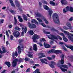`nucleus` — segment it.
Here are the masks:
<instances>
[{"mask_svg":"<svg viewBox=\"0 0 73 73\" xmlns=\"http://www.w3.org/2000/svg\"><path fill=\"white\" fill-rule=\"evenodd\" d=\"M5 64L7 65L8 67H10L11 66V63L10 62H5Z\"/></svg>","mask_w":73,"mask_h":73,"instance_id":"412c9836","label":"nucleus"},{"mask_svg":"<svg viewBox=\"0 0 73 73\" xmlns=\"http://www.w3.org/2000/svg\"><path fill=\"white\" fill-rule=\"evenodd\" d=\"M61 3H62V4H67V1H65L64 0H62L61 1Z\"/></svg>","mask_w":73,"mask_h":73,"instance_id":"aec40b11","label":"nucleus"},{"mask_svg":"<svg viewBox=\"0 0 73 73\" xmlns=\"http://www.w3.org/2000/svg\"><path fill=\"white\" fill-rule=\"evenodd\" d=\"M13 38H14V37L13 36V35H11L10 36V39L11 40H13Z\"/></svg>","mask_w":73,"mask_h":73,"instance_id":"c03bdc74","label":"nucleus"},{"mask_svg":"<svg viewBox=\"0 0 73 73\" xmlns=\"http://www.w3.org/2000/svg\"><path fill=\"white\" fill-rule=\"evenodd\" d=\"M17 61H18V59H15L13 61L12 63V65L13 67H15L16 66Z\"/></svg>","mask_w":73,"mask_h":73,"instance_id":"6e6552de","label":"nucleus"},{"mask_svg":"<svg viewBox=\"0 0 73 73\" xmlns=\"http://www.w3.org/2000/svg\"><path fill=\"white\" fill-rule=\"evenodd\" d=\"M42 3L44 4H47V2L43 0L42 1Z\"/></svg>","mask_w":73,"mask_h":73,"instance_id":"603ef678","label":"nucleus"},{"mask_svg":"<svg viewBox=\"0 0 73 73\" xmlns=\"http://www.w3.org/2000/svg\"><path fill=\"white\" fill-rule=\"evenodd\" d=\"M15 55L16 57H17V56H18V54H17V51H15Z\"/></svg>","mask_w":73,"mask_h":73,"instance_id":"bf43d9fd","label":"nucleus"},{"mask_svg":"<svg viewBox=\"0 0 73 73\" xmlns=\"http://www.w3.org/2000/svg\"><path fill=\"white\" fill-rule=\"evenodd\" d=\"M63 39L65 42H67V41H68V39H67L66 37H65V36L63 37Z\"/></svg>","mask_w":73,"mask_h":73,"instance_id":"72a5a7b5","label":"nucleus"},{"mask_svg":"<svg viewBox=\"0 0 73 73\" xmlns=\"http://www.w3.org/2000/svg\"><path fill=\"white\" fill-rule=\"evenodd\" d=\"M14 20L15 21V24H16L17 23V19L15 17H14Z\"/></svg>","mask_w":73,"mask_h":73,"instance_id":"ea45409f","label":"nucleus"},{"mask_svg":"<svg viewBox=\"0 0 73 73\" xmlns=\"http://www.w3.org/2000/svg\"><path fill=\"white\" fill-rule=\"evenodd\" d=\"M9 1H10V3L11 4L12 3H13V1H12V0H9Z\"/></svg>","mask_w":73,"mask_h":73,"instance_id":"69168bd1","label":"nucleus"},{"mask_svg":"<svg viewBox=\"0 0 73 73\" xmlns=\"http://www.w3.org/2000/svg\"><path fill=\"white\" fill-rule=\"evenodd\" d=\"M4 21V20L3 19H0V24H1V23H3V22Z\"/></svg>","mask_w":73,"mask_h":73,"instance_id":"79ce46f5","label":"nucleus"},{"mask_svg":"<svg viewBox=\"0 0 73 73\" xmlns=\"http://www.w3.org/2000/svg\"><path fill=\"white\" fill-rule=\"evenodd\" d=\"M33 49L35 51L37 50V45L36 44H34L33 45Z\"/></svg>","mask_w":73,"mask_h":73,"instance_id":"6ab92c4d","label":"nucleus"},{"mask_svg":"<svg viewBox=\"0 0 73 73\" xmlns=\"http://www.w3.org/2000/svg\"><path fill=\"white\" fill-rule=\"evenodd\" d=\"M61 67H63V68H64L68 69V66H67V65L65 64L62 65Z\"/></svg>","mask_w":73,"mask_h":73,"instance_id":"c756f323","label":"nucleus"},{"mask_svg":"<svg viewBox=\"0 0 73 73\" xmlns=\"http://www.w3.org/2000/svg\"><path fill=\"white\" fill-rule=\"evenodd\" d=\"M37 19L38 21H39V22H41V23H42V19H41L37 18Z\"/></svg>","mask_w":73,"mask_h":73,"instance_id":"e433bc0d","label":"nucleus"},{"mask_svg":"<svg viewBox=\"0 0 73 73\" xmlns=\"http://www.w3.org/2000/svg\"><path fill=\"white\" fill-rule=\"evenodd\" d=\"M49 66H50V67H51V68H54V66L53 64H49Z\"/></svg>","mask_w":73,"mask_h":73,"instance_id":"de8ad7c7","label":"nucleus"},{"mask_svg":"<svg viewBox=\"0 0 73 73\" xmlns=\"http://www.w3.org/2000/svg\"><path fill=\"white\" fill-rule=\"evenodd\" d=\"M6 34L7 37H9V34H8V31H7L6 32Z\"/></svg>","mask_w":73,"mask_h":73,"instance_id":"5fc2aeb1","label":"nucleus"},{"mask_svg":"<svg viewBox=\"0 0 73 73\" xmlns=\"http://www.w3.org/2000/svg\"><path fill=\"white\" fill-rule=\"evenodd\" d=\"M28 33L30 35H33L34 34V32L33 30H29L28 32Z\"/></svg>","mask_w":73,"mask_h":73,"instance_id":"ddd939ff","label":"nucleus"},{"mask_svg":"<svg viewBox=\"0 0 73 73\" xmlns=\"http://www.w3.org/2000/svg\"><path fill=\"white\" fill-rule=\"evenodd\" d=\"M55 52V50H54V49H52L51 50H50L48 52V53L50 54V53H54Z\"/></svg>","mask_w":73,"mask_h":73,"instance_id":"a211bd4d","label":"nucleus"},{"mask_svg":"<svg viewBox=\"0 0 73 73\" xmlns=\"http://www.w3.org/2000/svg\"><path fill=\"white\" fill-rule=\"evenodd\" d=\"M28 56L30 58H33V54H28Z\"/></svg>","mask_w":73,"mask_h":73,"instance_id":"c9c22d12","label":"nucleus"},{"mask_svg":"<svg viewBox=\"0 0 73 73\" xmlns=\"http://www.w3.org/2000/svg\"><path fill=\"white\" fill-rule=\"evenodd\" d=\"M12 56L13 57H14L15 56V52H13L12 54Z\"/></svg>","mask_w":73,"mask_h":73,"instance_id":"680f3d73","label":"nucleus"},{"mask_svg":"<svg viewBox=\"0 0 73 73\" xmlns=\"http://www.w3.org/2000/svg\"><path fill=\"white\" fill-rule=\"evenodd\" d=\"M39 38H40V36L36 34H34L33 36L32 39L34 42H37V40H36L39 39Z\"/></svg>","mask_w":73,"mask_h":73,"instance_id":"7ed1b4c3","label":"nucleus"},{"mask_svg":"<svg viewBox=\"0 0 73 73\" xmlns=\"http://www.w3.org/2000/svg\"><path fill=\"white\" fill-rule=\"evenodd\" d=\"M13 35L14 37L17 38L20 36V33L17 31H15L13 32Z\"/></svg>","mask_w":73,"mask_h":73,"instance_id":"423d86ee","label":"nucleus"},{"mask_svg":"<svg viewBox=\"0 0 73 73\" xmlns=\"http://www.w3.org/2000/svg\"><path fill=\"white\" fill-rule=\"evenodd\" d=\"M35 15L36 16H37V17H40V18H42V19L44 17V16H42V15H41V14L38 13H36Z\"/></svg>","mask_w":73,"mask_h":73,"instance_id":"9b49d317","label":"nucleus"},{"mask_svg":"<svg viewBox=\"0 0 73 73\" xmlns=\"http://www.w3.org/2000/svg\"><path fill=\"white\" fill-rule=\"evenodd\" d=\"M55 52H56V53H58L59 50H55Z\"/></svg>","mask_w":73,"mask_h":73,"instance_id":"774afa93","label":"nucleus"},{"mask_svg":"<svg viewBox=\"0 0 73 73\" xmlns=\"http://www.w3.org/2000/svg\"><path fill=\"white\" fill-rule=\"evenodd\" d=\"M60 35H61V36H63V37H65V35H64V34L62 33H61L60 34Z\"/></svg>","mask_w":73,"mask_h":73,"instance_id":"49530a36","label":"nucleus"},{"mask_svg":"<svg viewBox=\"0 0 73 73\" xmlns=\"http://www.w3.org/2000/svg\"><path fill=\"white\" fill-rule=\"evenodd\" d=\"M31 23H35L37 24H38V22H37V21L35 19H32V20Z\"/></svg>","mask_w":73,"mask_h":73,"instance_id":"b1692460","label":"nucleus"},{"mask_svg":"<svg viewBox=\"0 0 73 73\" xmlns=\"http://www.w3.org/2000/svg\"><path fill=\"white\" fill-rule=\"evenodd\" d=\"M51 64H55V62H54L53 61H52L51 62Z\"/></svg>","mask_w":73,"mask_h":73,"instance_id":"338daca9","label":"nucleus"},{"mask_svg":"<svg viewBox=\"0 0 73 73\" xmlns=\"http://www.w3.org/2000/svg\"><path fill=\"white\" fill-rule=\"evenodd\" d=\"M42 19L43 20H44V21H45V23H46V24H48V23H49L48 22V21H47V20H46V19H45V17H44Z\"/></svg>","mask_w":73,"mask_h":73,"instance_id":"393cba45","label":"nucleus"},{"mask_svg":"<svg viewBox=\"0 0 73 73\" xmlns=\"http://www.w3.org/2000/svg\"><path fill=\"white\" fill-rule=\"evenodd\" d=\"M2 50L3 51H1V49H0V53L1 54H3V53H6V52H7V50H5V48L4 47H3Z\"/></svg>","mask_w":73,"mask_h":73,"instance_id":"1a4fd4ad","label":"nucleus"},{"mask_svg":"<svg viewBox=\"0 0 73 73\" xmlns=\"http://www.w3.org/2000/svg\"><path fill=\"white\" fill-rule=\"evenodd\" d=\"M9 11H10V12H11V13H13L15 12L14 11L12 10H9Z\"/></svg>","mask_w":73,"mask_h":73,"instance_id":"864d4df0","label":"nucleus"},{"mask_svg":"<svg viewBox=\"0 0 73 73\" xmlns=\"http://www.w3.org/2000/svg\"><path fill=\"white\" fill-rule=\"evenodd\" d=\"M2 9L3 10H5L6 9V7H2Z\"/></svg>","mask_w":73,"mask_h":73,"instance_id":"0e129e2a","label":"nucleus"},{"mask_svg":"<svg viewBox=\"0 0 73 73\" xmlns=\"http://www.w3.org/2000/svg\"><path fill=\"white\" fill-rule=\"evenodd\" d=\"M38 45H40V46H42V43H38Z\"/></svg>","mask_w":73,"mask_h":73,"instance_id":"13d9d810","label":"nucleus"},{"mask_svg":"<svg viewBox=\"0 0 73 73\" xmlns=\"http://www.w3.org/2000/svg\"><path fill=\"white\" fill-rule=\"evenodd\" d=\"M63 13H66V12H68L67 11V10H65V9H63Z\"/></svg>","mask_w":73,"mask_h":73,"instance_id":"8fccbe9b","label":"nucleus"},{"mask_svg":"<svg viewBox=\"0 0 73 73\" xmlns=\"http://www.w3.org/2000/svg\"><path fill=\"white\" fill-rule=\"evenodd\" d=\"M50 4L52 5L53 6L55 5V3H54V2H53V1H50Z\"/></svg>","mask_w":73,"mask_h":73,"instance_id":"473e14b6","label":"nucleus"},{"mask_svg":"<svg viewBox=\"0 0 73 73\" xmlns=\"http://www.w3.org/2000/svg\"><path fill=\"white\" fill-rule=\"evenodd\" d=\"M16 5L17 7H19L20 6L19 2L17 0H15Z\"/></svg>","mask_w":73,"mask_h":73,"instance_id":"f8f14e48","label":"nucleus"},{"mask_svg":"<svg viewBox=\"0 0 73 73\" xmlns=\"http://www.w3.org/2000/svg\"><path fill=\"white\" fill-rule=\"evenodd\" d=\"M44 33H46V34H50V32H46L45 31H44Z\"/></svg>","mask_w":73,"mask_h":73,"instance_id":"a18cd8bd","label":"nucleus"},{"mask_svg":"<svg viewBox=\"0 0 73 73\" xmlns=\"http://www.w3.org/2000/svg\"><path fill=\"white\" fill-rule=\"evenodd\" d=\"M48 59V60H52V58L50 57H47Z\"/></svg>","mask_w":73,"mask_h":73,"instance_id":"052dcab7","label":"nucleus"},{"mask_svg":"<svg viewBox=\"0 0 73 73\" xmlns=\"http://www.w3.org/2000/svg\"><path fill=\"white\" fill-rule=\"evenodd\" d=\"M43 7L44 9H46V10H48L49 9V7L46 5H44Z\"/></svg>","mask_w":73,"mask_h":73,"instance_id":"cd10ccee","label":"nucleus"},{"mask_svg":"<svg viewBox=\"0 0 73 73\" xmlns=\"http://www.w3.org/2000/svg\"><path fill=\"white\" fill-rule=\"evenodd\" d=\"M66 25L68 27V28H72H72H73V27H72L71 24L69 22H67V23Z\"/></svg>","mask_w":73,"mask_h":73,"instance_id":"dca6fc26","label":"nucleus"},{"mask_svg":"<svg viewBox=\"0 0 73 73\" xmlns=\"http://www.w3.org/2000/svg\"><path fill=\"white\" fill-rule=\"evenodd\" d=\"M49 15H50V16H51V15L53 13V11H52V10L51 9H50L48 11Z\"/></svg>","mask_w":73,"mask_h":73,"instance_id":"4be33fe9","label":"nucleus"},{"mask_svg":"<svg viewBox=\"0 0 73 73\" xmlns=\"http://www.w3.org/2000/svg\"><path fill=\"white\" fill-rule=\"evenodd\" d=\"M40 61L42 62V63H45L46 64H48V63L45 62V61H47V60H46V59H40Z\"/></svg>","mask_w":73,"mask_h":73,"instance_id":"2eb2a0df","label":"nucleus"},{"mask_svg":"<svg viewBox=\"0 0 73 73\" xmlns=\"http://www.w3.org/2000/svg\"><path fill=\"white\" fill-rule=\"evenodd\" d=\"M63 28H64V29H66V30H68V29H72V28H67L65 27H63Z\"/></svg>","mask_w":73,"mask_h":73,"instance_id":"a19ab883","label":"nucleus"},{"mask_svg":"<svg viewBox=\"0 0 73 73\" xmlns=\"http://www.w3.org/2000/svg\"><path fill=\"white\" fill-rule=\"evenodd\" d=\"M61 57L62 58L61 59V60L60 61V64H63L64 63V55L63 54H62Z\"/></svg>","mask_w":73,"mask_h":73,"instance_id":"9d476101","label":"nucleus"},{"mask_svg":"<svg viewBox=\"0 0 73 73\" xmlns=\"http://www.w3.org/2000/svg\"><path fill=\"white\" fill-rule=\"evenodd\" d=\"M62 48L64 50H66V48L64 46H62Z\"/></svg>","mask_w":73,"mask_h":73,"instance_id":"3c124183","label":"nucleus"},{"mask_svg":"<svg viewBox=\"0 0 73 73\" xmlns=\"http://www.w3.org/2000/svg\"><path fill=\"white\" fill-rule=\"evenodd\" d=\"M68 38H69V39L72 41V42H73V37L70 36V35H69L68 36Z\"/></svg>","mask_w":73,"mask_h":73,"instance_id":"a878e982","label":"nucleus"},{"mask_svg":"<svg viewBox=\"0 0 73 73\" xmlns=\"http://www.w3.org/2000/svg\"><path fill=\"white\" fill-rule=\"evenodd\" d=\"M15 29L16 30H17L18 31H20V28L18 27H15Z\"/></svg>","mask_w":73,"mask_h":73,"instance_id":"f704fd0d","label":"nucleus"},{"mask_svg":"<svg viewBox=\"0 0 73 73\" xmlns=\"http://www.w3.org/2000/svg\"><path fill=\"white\" fill-rule=\"evenodd\" d=\"M40 55H42L41 56L39 57V58H42V57H46V55H44V53H40Z\"/></svg>","mask_w":73,"mask_h":73,"instance_id":"f3484780","label":"nucleus"},{"mask_svg":"<svg viewBox=\"0 0 73 73\" xmlns=\"http://www.w3.org/2000/svg\"><path fill=\"white\" fill-rule=\"evenodd\" d=\"M25 61H29V58H25Z\"/></svg>","mask_w":73,"mask_h":73,"instance_id":"09e8293b","label":"nucleus"},{"mask_svg":"<svg viewBox=\"0 0 73 73\" xmlns=\"http://www.w3.org/2000/svg\"><path fill=\"white\" fill-rule=\"evenodd\" d=\"M64 34H65L66 35H67V36H68V35H69V33L68 32V31H64Z\"/></svg>","mask_w":73,"mask_h":73,"instance_id":"7c9ffc66","label":"nucleus"},{"mask_svg":"<svg viewBox=\"0 0 73 73\" xmlns=\"http://www.w3.org/2000/svg\"><path fill=\"white\" fill-rule=\"evenodd\" d=\"M18 18L20 22H23V19H22V18H21V17L18 16Z\"/></svg>","mask_w":73,"mask_h":73,"instance_id":"2f4dec72","label":"nucleus"},{"mask_svg":"<svg viewBox=\"0 0 73 73\" xmlns=\"http://www.w3.org/2000/svg\"><path fill=\"white\" fill-rule=\"evenodd\" d=\"M69 11L71 12H73V8L72 7H70Z\"/></svg>","mask_w":73,"mask_h":73,"instance_id":"58836bf2","label":"nucleus"},{"mask_svg":"<svg viewBox=\"0 0 73 73\" xmlns=\"http://www.w3.org/2000/svg\"><path fill=\"white\" fill-rule=\"evenodd\" d=\"M72 20H73V17H72L69 19V21H72Z\"/></svg>","mask_w":73,"mask_h":73,"instance_id":"4d7b16f0","label":"nucleus"},{"mask_svg":"<svg viewBox=\"0 0 73 73\" xmlns=\"http://www.w3.org/2000/svg\"><path fill=\"white\" fill-rule=\"evenodd\" d=\"M57 37L58 38V39H59L60 40H62V38H61V37L60 36L57 35Z\"/></svg>","mask_w":73,"mask_h":73,"instance_id":"37998d69","label":"nucleus"},{"mask_svg":"<svg viewBox=\"0 0 73 73\" xmlns=\"http://www.w3.org/2000/svg\"><path fill=\"white\" fill-rule=\"evenodd\" d=\"M66 10L67 11H69V7L67 6L66 7Z\"/></svg>","mask_w":73,"mask_h":73,"instance_id":"e2e57ef3","label":"nucleus"},{"mask_svg":"<svg viewBox=\"0 0 73 73\" xmlns=\"http://www.w3.org/2000/svg\"><path fill=\"white\" fill-rule=\"evenodd\" d=\"M48 38L53 40H54V39H55V40H58V38H57V36L52 35H49L48 36Z\"/></svg>","mask_w":73,"mask_h":73,"instance_id":"39448f33","label":"nucleus"},{"mask_svg":"<svg viewBox=\"0 0 73 73\" xmlns=\"http://www.w3.org/2000/svg\"><path fill=\"white\" fill-rule=\"evenodd\" d=\"M23 60H24V59L20 58L18 61V62H22L23 61Z\"/></svg>","mask_w":73,"mask_h":73,"instance_id":"4c0bfd02","label":"nucleus"},{"mask_svg":"<svg viewBox=\"0 0 73 73\" xmlns=\"http://www.w3.org/2000/svg\"><path fill=\"white\" fill-rule=\"evenodd\" d=\"M21 27H22V36H23L24 35V32L25 33H26L27 31V27H25L23 25H20Z\"/></svg>","mask_w":73,"mask_h":73,"instance_id":"20e7f679","label":"nucleus"},{"mask_svg":"<svg viewBox=\"0 0 73 73\" xmlns=\"http://www.w3.org/2000/svg\"><path fill=\"white\" fill-rule=\"evenodd\" d=\"M52 17L53 18L54 22L55 24H59L60 23L59 19H58V16L57 14L56 13L54 14Z\"/></svg>","mask_w":73,"mask_h":73,"instance_id":"f257e3e1","label":"nucleus"},{"mask_svg":"<svg viewBox=\"0 0 73 73\" xmlns=\"http://www.w3.org/2000/svg\"><path fill=\"white\" fill-rule=\"evenodd\" d=\"M22 16L23 17V18L25 20V21H27L28 20V18L27 17V16L24 15V14H23L22 15Z\"/></svg>","mask_w":73,"mask_h":73,"instance_id":"5701e85b","label":"nucleus"},{"mask_svg":"<svg viewBox=\"0 0 73 73\" xmlns=\"http://www.w3.org/2000/svg\"><path fill=\"white\" fill-rule=\"evenodd\" d=\"M60 68L62 72H66V71H67V69L65 68H64L61 67H60Z\"/></svg>","mask_w":73,"mask_h":73,"instance_id":"c85d7f7f","label":"nucleus"},{"mask_svg":"<svg viewBox=\"0 0 73 73\" xmlns=\"http://www.w3.org/2000/svg\"><path fill=\"white\" fill-rule=\"evenodd\" d=\"M28 25L29 28H31V29L35 28L36 27V25H35V24H31L29 22H28Z\"/></svg>","mask_w":73,"mask_h":73,"instance_id":"0eeeda50","label":"nucleus"},{"mask_svg":"<svg viewBox=\"0 0 73 73\" xmlns=\"http://www.w3.org/2000/svg\"><path fill=\"white\" fill-rule=\"evenodd\" d=\"M41 73L40 72V70L38 69H36L34 72H33V73Z\"/></svg>","mask_w":73,"mask_h":73,"instance_id":"bb28decb","label":"nucleus"},{"mask_svg":"<svg viewBox=\"0 0 73 73\" xmlns=\"http://www.w3.org/2000/svg\"><path fill=\"white\" fill-rule=\"evenodd\" d=\"M18 41L19 43H20V44H19V46H18L17 48L18 50V53L20 54L21 53V48H24V46H23V44H21V42H23V41H24V40L23 39L19 40Z\"/></svg>","mask_w":73,"mask_h":73,"instance_id":"f03ea898","label":"nucleus"},{"mask_svg":"<svg viewBox=\"0 0 73 73\" xmlns=\"http://www.w3.org/2000/svg\"><path fill=\"white\" fill-rule=\"evenodd\" d=\"M44 44L45 47L46 48H49L50 47V45L47 44H46L45 42L44 43Z\"/></svg>","mask_w":73,"mask_h":73,"instance_id":"4468645a","label":"nucleus"},{"mask_svg":"<svg viewBox=\"0 0 73 73\" xmlns=\"http://www.w3.org/2000/svg\"><path fill=\"white\" fill-rule=\"evenodd\" d=\"M11 6H12V7H15V4L13 3L11 4Z\"/></svg>","mask_w":73,"mask_h":73,"instance_id":"6e6d98bb","label":"nucleus"}]
</instances>
